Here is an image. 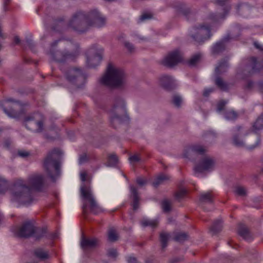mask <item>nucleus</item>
Returning <instances> with one entry per match:
<instances>
[{
    "instance_id": "nucleus-1",
    "label": "nucleus",
    "mask_w": 263,
    "mask_h": 263,
    "mask_svg": "<svg viewBox=\"0 0 263 263\" xmlns=\"http://www.w3.org/2000/svg\"><path fill=\"white\" fill-rule=\"evenodd\" d=\"M44 181V177L41 174L31 176L27 181L18 179L15 181L12 189L11 200L19 204H29L33 201L32 191L40 190Z\"/></svg>"
},
{
    "instance_id": "nucleus-2",
    "label": "nucleus",
    "mask_w": 263,
    "mask_h": 263,
    "mask_svg": "<svg viewBox=\"0 0 263 263\" xmlns=\"http://www.w3.org/2000/svg\"><path fill=\"white\" fill-rule=\"evenodd\" d=\"M105 23L104 17L95 10L87 15L82 12L76 13L70 21L69 25L74 30L79 32H83L90 27H102Z\"/></svg>"
},
{
    "instance_id": "nucleus-3",
    "label": "nucleus",
    "mask_w": 263,
    "mask_h": 263,
    "mask_svg": "<svg viewBox=\"0 0 263 263\" xmlns=\"http://www.w3.org/2000/svg\"><path fill=\"white\" fill-rule=\"evenodd\" d=\"M61 152L59 149H54L47 155L44 161V167L49 176L54 178L59 173V158Z\"/></svg>"
},
{
    "instance_id": "nucleus-4",
    "label": "nucleus",
    "mask_w": 263,
    "mask_h": 263,
    "mask_svg": "<svg viewBox=\"0 0 263 263\" xmlns=\"http://www.w3.org/2000/svg\"><path fill=\"white\" fill-rule=\"evenodd\" d=\"M211 26L207 23L196 25L191 29L190 36L197 43L203 42L211 36Z\"/></svg>"
},
{
    "instance_id": "nucleus-5",
    "label": "nucleus",
    "mask_w": 263,
    "mask_h": 263,
    "mask_svg": "<svg viewBox=\"0 0 263 263\" xmlns=\"http://www.w3.org/2000/svg\"><path fill=\"white\" fill-rule=\"evenodd\" d=\"M263 69V61H258L255 57L251 58L245 66H241L238 70V74L245 79L260 71Z\"/></svg>"
},
{
    "instance_id": "nucleus-6",
    "label": "nucleus",
    "mask_w": 263,
    "mask_h": 263,
    "mask_svg": "<svg viewBox=\"0 0 263 263\" xmlns=\"http://www.w3.org/2000/svg\"><path fill=\"white\" fill-rule=\"evenodd\" d=\"M81 195L84 200L90 204V208L92 212L98 214L102 211V208L96 201L91 189L85 185H82L80 189Z\"/></svg>"
},
{
    "instance_id": "nucleus-7",
    "label": "nucleus",
    "mask_w": 263,
    "mask_h": 263,
    "mask_svg": "<svg viewBox=\"0 0 263 263\" xmlns=\"http://www.w3.org/2000/svg\"><path fill=\"white\" fill-rule=\"evenodd\" d=\"M44 117L39 113L30 115L25 119L26 127L37 132H40L43 130L44 128Z\"/></svg>"
},
{
    "instance_id": "nucleus-8",
    "label": "nucleus",
    "mask_w": 263,
    "mask_h": 263,
    "mask_svg": "<svg viewBox=\"0 0 263 263\" xmlns=\"http://www.w3.org/2000/svg\"><path fill=\"white\" fill-rule=\"evenodd\" d=\"M102 48L93 47L89 49L86 54V66L89 68H93L98 66L102 60Z\"/></svg>"
},
{
    "instance_id": "nucleus-9",
    "label": "nucleus",
    "mask_w": 263,
    "mask_h": 263,
    "mask_svg": "<svg viewBox=\"0 0 263 263\" xmlns=\"http://www.w3.org/2000/svg\"><path fill=\"white\" fill-rule=\"evenodd\" d=\"M129 121L124 100L122 98L116 97V121L121 124H128Z\"/></svg>"
},
{
    "instance_id": "nucleus-10",
    "label": "nucleus",
    "mask_w": 263,
    "mask_h": 263,
    "mask_svg": "<svg viewBox=\"0 0 263 263\" xmlns=\"http://www.w3.org/2000/svg\"><path fill=\"white\" fill-rule=\"evenodd\" d=\"M215 164L216 160L214 158L210 156H205L201 159L198 164L195 166V173L212 171L214 170Z\"/></svg>"
},
{
    "instance_id": "nucleus-11",
    "label": "nucleus",
    "mask_w": 263,
    "mask_h": 263,
    "mask_svg": "<svg viewBox=\"0 0 263 263\" xmlns=\"http://www.w3.org/2000/svg\"><path fill=\"white\" fill-rule=\"evenodd\" d=\"M128 76L122 68H116V93L122 92L128 87Z\"/></svg>"
},
{
    "instance_id": "nucleus-12",
    "label": "nucleus",
    "mask_w": 263,
    "mask_h": 263,
    "mask_svg": "<svg viewBox=\"0 0 263 263\" xmlns=\"http://www.w3.org/2000/svg\"><path fill=\"white\" fill-rule=\"evenodd\" d=\"M3 111L10 118H17L18 117L17 110L21 108V104L17 101L12 99H7L4 101L2 104Z\"/></svg>"
},
{
    "instance_id": "nucleus-13",
    "label": "nucleus",
    "mask_w": 263,
    "mask_h": 263,
    "mask_svg": "<svg viewBox=\"0 0 263 263\" xmlns=\"http://www.w3.org/2000/svg\"><path fill=\"white\" fill-rule=\"evenodd\" d=\"M182 61V54L179 50H175L168 53L162 60L161 64L168 68H172Z\"/></svg>"
},
{
    "instance_id": "nucleus-14",
    "label": "nucleus",
    "mask_w": 263,
    "mask_h": 263,
    "mask_svg": "<svg viewBox=\"0 0 263 263\" xmlns=\"http://www.w3.org/2000/svg\"><path fill=\"white\" fill-rule=\"evenodd\" d=\"M100 82L109 88L115 86V68L112 64H109L106 71L100 79Z\"/></svg>"
},
{
    "instance_id": "nucleus-15",
    "label": "nucleus",
    "mask_w": 263,
    "mask_h": 263,
    "mask_svg": "<svg viewBox=\"0 0 263 263\" xmlns=\"http://www.w3.org/2000/svg\"><path fill=\"white\" fill-rule=\"evenodd\" d=\"M39 231V230L35 229L31 222L27 221L21 226L16 228L14 230V233L19 237H28L33 235Z\"/></svg>"
},
{
    "instance_id": "nucleus-16",
    "label": "nucleus",
    "mask_w": 263,
    "mask_h": 263,
    "mask_svg": "<svg viewBox=\"0 0 263 263\" xmlns=\"http://www.w3.org/2000/svg\"><path fill=\"white\" fill-rule=\"evenodd\" d=\"M207 151L206 148L200 145H193L186 148L184 152L185 158L192 159L196 154L202 155Z\"/></svg>"
},
{
    "instance_id": "nucleus-17",
    "label": "nucleus",
    "mask_w": 263,
    "mask_h": 263,
    "mask_svg": "<svg viewBox=\"0 0 263 263\" xmlns=\"http://www.w3.org/2000/svg\"><path fill=\"white\" fill-rule=\"evenodd\" d=\"M57 43V42H55L52 45L51 50L50 51V54L53 59H54V60H55L58 62H62L66 60H72L73 59V57L75 55H72L71 54H68L66 55V54H63L62 52H61V51H57L55 53H53L52 51V50H53L55 45Z\"/></svg>"
},
{
    "instance_id": "nucleus-18",
    "label": "nucleus",
    "mask_w": 263,
    "mask_h": 263,
    "mask_svg": "<svg viewBox=\"0 0 263 263\" xmlns=\"http://www.w3.org/2000/svg\"><path fill=\"white\" fill-rule=\"evenodd\" d=\"M99 242V240L97 238H86L82 237L81 241V246L83 249L86 250L98 246Z\"/></svg>"
},
{
    "instance_id": "nucleus-19",
    "label": "nucleus",
    "mask_w": 263,
    "mask_h": 263,
    "mask_svg": "<svg viewBox=\"0 0 263 263\" xmlns=\"http://www.w3.org/2000/svg\"><path fill=\"white\" fill-rule=\"evenodd\" d=\"M159 81L161 86L167 90H171L175 87V81L171 76H161Z\"/></svg>"
},
{
    "instance_id": "nucleus-20",
    "label": "nucleus",
    "mask_w": 263,
    "mask_h": 263,
    "mask_svg": "<svg viewBox=\"0 0 263 263\" xmlns=\"http://www.w3.org/2000/svg\"><path fill=\"white\" fill-rule=\"evenodd\" d=\"M67 79L70 82H73L75 79L77 81H82L85 78L81 71L78 68H73L70 69L67 75Z\"/></svg>"
},
{
    "instance_id": "nucleus-21",
    "label": "nucleus",
    "mask_w": 263,
    "mask_h": 263,
    "mask_svg": "<svg viewBox=\"0 0 263 263\" xmlns=\"http://www.w3.org/2000/svg\"><path fill=\"white\" fill-rule=\"evenodd\" d=\"M229 67L228 59H223L220 61L215 67V74L216 76H220L227 72Z\"/></svg>"
},
{
    "instance_id": "nucleus-22",
    "label": "nucleus",
    "mask_w": 263,
    "mask_h": 263,
    "mask_svg": "<svg viewBox=\"0 0 263 263\" xmlns=\"http://www.w3.org/2000/svg\"><path fill=\"white\" fill-rule=\"evenodd\" d=\"M230 10V6L229 5H227L223 8V14L218 15L215 14L214 13H211L209 14L208 19L212 23H218L221 20H223L225 18L226 15L228 13Z\"/></svg>"
},
{
    "instance_id": "nucleus-23",
    "label": "nucleus",
    "mask_w": 263,
    "mask_h": 263,
    "mask_svg": "<svg viewBox=\"0 0 263 263\" xmlns=\"http://www.w3.org/2000/svg\"><path fill=\"white\" fill-rule=\"evenodd\" d=\"M229 40V37H226L221 41L217 42L212 47V53L214 54H219L226 49V42Z\"/></svg>"
},
{
    "instance_id": "nucleus-24",
    "label": "nucleus",
    "mask_w": 263,
    "mask_h": 263,
    "mask_svg": "<svg viewBox=\"0 0 263 263\" xmlns=\"http://www.w3.org/2000/svg\"><path fill=\"white\" fill-rule=\"evenodd\" d=\"M130 189L133 198L132 206L134 211L137 210L139 206V199L137 189L134 186L130 185Z\"/></svg>"
},
{
    "instance_id": "nucleus-25",
    "label": "nucleus",
    "mask_w": 263,
    "mask_h": 263,
    "mask_svg": "<svg viewBox=\"0 0 263 263\" xmlns=\"http://www.w3.org/2000/svg\"><path fill=\"white\" fill-rule=\"evenodd\" d=\"M34 256L41 260H45L50 258L51 256L48 251L43 248H37L34 251Z\"/></svg>"
},
{
    "instance_id": "nucleus-26",
    "label": "nucleus",
    "mask_w": 263,
    "mask_h": 263,
    "mask_svg": "<svg viewBox=\"0 0 263 263\" xmlns=\"http://www.w3.org/2000/svg\"><path fill=\"white\" fill-rule=\"evenodd\" d=\"M251 10V7L246 3L239 4L237 8V11L239 14L244 17L248 16L250 14Z\"/></svg>"
},
{
    "instance_id": "nucleus-27",
    "label": "nucleus",
    "mask_w": 263,
    "mask_h": 263,
    "mask_svg": "<svg viewBox=\"0 0 263 263\" xmlns=\"http://www.w3.org/2000/svg\"><path fill=\"white\" fill-rule=\"evenodd\" d=\"M213 196L211 192L202 193L199 195V201L200 204L212 203Z\"/></svg>"
},
{
    "instance_id": "nucleus-28",
    "label": "nucleus",
    "mask_w": 263,
    "mask_h": 263,
    "mask_svg": "<svg viewBox=\"0 0 263 263\" xmlns=\"http://www.w3.org/2000/svg\"><path fill=\"white\" fill-rule=\"evenodd\" d=\"M115 241V228L113 227L108 229L106 234V242L108 246L113 245Z\"/></svg>"
},
{
    "instance_id": "nucleus-29",
    "label": "nucleus",
    "mask_w": 263,
    "mask_h": 263,
    "mask_svg": "<svg viewBox=\"0 0 263 263\" xmlns=\"http://www.w3.org/2000/svg\"><path fill=\"white\" fill-rule=\"evenodd\" d=\"M201 57V54L199 53L193 55L187 61V65L191 67L196 66L200 62Z\"/></svg>"
},
{
    "instance_id": "nucleus-30",
    "label": "nucleus",
    "mask_w": 263,
    "mask_h": 263,
    "mask_svg": "<svg viewBox=\"0 0 263 263\" xmlns=\"http://www.w3.org/2000/svg\"><path fill=\"white\" fill-rule=\"evenodd\" d=\"M238 233L240 236L247 240H249L251 238L250 232L245 226L240 225L238 229Z\"/></svg>"
},
{
    "instance_id": "nucleus-31",
    "label": "nucleus",
    "mask_w": 263,
    "mask_h": 263,
    "mask_svg": "<svg viewBox=\"0 0 263 263\" xmlns=\"http://www.w3.org/2000/svg\"><path fill=\"white\" fill-rule=\"evenodd\" d=\"M222 228V221L218 219L213 222L210 229V231L213 234H216L220 232Z\"/></svg>"
},
{
    "instance_id": "nucleus-32",
    "label": "nucleus",
    "mask_w": 263,
    "mask_h": 263,
    "mask_svg": "<svg viewBox=\"0 0 263 263\" xmlns=\"http://www.w3.org/2000/svg\"><path fill=\"white\" fill-rule=\"evenodd\" d=\"M224 118L228 121H235L238 117V114L234 110H225L223 113Z\"/></svg>"
},
{
    "instance_id": "nucleus-33",
    "label": "nucleus",
    "mask_w": 263,
    "mask_h": 263,
    "mask_svg": "<svg viewBox=\"0 0 263 263\" xmlns=\"http://www.w3.org/2000/svg\"><path fill=\"white\" fill-rule=\"evenodd\" d=\"M170 237V234L162 232L160 234V241L161 244V248L164 251L167 246V242Z\"/></svg>"
},
{
    "instance_id": "nucleus-34",
    "label": "nucleus",
    "mask_w": 263,
    "mask_h": 263,
    "mask_svg": "<svg viewBox=\"0 0 263 263\" xmlns=\"http://www.w3.org/2000/svg\"><path fill=\"white\" fill-rule=\"evenodd\" d=\"M263 128V114H261L256 120L253 125V129L254 132Z\"/></svg>"
},
{
    "instance_id": "nucleus-35",
    "label": "nucleus",
    "mask_w": 263,
    "mask_h": 263,
    "mask_svg": "<svg viewBox=\"0 0 263 263\" xmlns=\"http://www.w3.org/2000/svg\"><path fill=\"white\" fill-rule=\"evenodd\" d=\"M169 179L167 176L165 175H160L158 176L153 182V185L155 187H157L160 184H162L165 181Z\"/></svg>"
},
{
    "instance_id": "nucleus-36",
    "label": "nucleus",
    "mask_w": 263,
    "mask_h": 263,
    "mask_svg": "<svg viewBox=\"0 0 263 263\" xmlns=\"http://www.w3.org/2000/svg\"><path fill=\"white\" fill-rule=\"evenodd\" d=\"M141 223V225L144 227L149 226L154 228L157 226L158 222L157 220L144 219Z\"/></svg>"
},
{
    "instance_id": "nucleus-37",
    "label": "nucleus",
    "mask_w": 263,
    "mask_h": 263,
    "mask_svg": "<svg viewBox=\"0 0 263 263\" xmlns=\"http://www.w3.org/2000/svg\"><path fill=\"white\" fill-rule=\"evenodd\" d=\"M187 238L188 235L186 233L179 232L175 234L174 239L177 242H181L186 240Z\"/></svg>"
},
{
    "instance_id": "nucleus-38",
    "label": "nucleus",
    "mask_w": 263,
    "mask_h": 263,
    "mask_svg": "<svg viewBox=\"0 0 263 263\" xmlns=\"http://www.w3.org/2000/svg\"><path fill=\"white\" fill-rule=\"evenodd\" d=\"M215 84L221 90H226L228 88L227 84L219 77V76H216Z\"/></svg>"
},
{
    "instance_id": "nucleus-39",
    "label": "nucleus",
    "mask_w": 263,
    "mask_h": 263,
    "mask_svg": "<svg viewBox=\"0 0 263 263\" xmlns=\"http://www.w3.org/2000/svg\"><path fill=\"white\" fill-rule=\"evenodd\" d=\"M106 255L108 257L115 258V249L114 244L109 245V246L106 243Z\"/></svg>"
},
{
    "instance_id": "nucleus-40",
    "label": "nucleus",
    "mask_w": 263,
    "mask_h": 263,
    "mask_svg": "<svg viewBox=\"0 0 263 263\" xmlns=\"http://www.w3.org/2000/svg\"><path fill=\"white\" fill-rule=\"evenodd\" d=\"M131 36L134 38V39L139 42H146L148 41L147 37L142 35L137 32H133L131 34Z\"/></svg>"
},
{
    "instance_id": "nucleus-41",
    "label": "nucleus",
    "mask_w": 263,
    "mask_h": 263,
    "mask_svg": "<svg viewBox=\"0 0 263 263\" xmlns=\"http://www.w3.org/2000/svg\"><path fill=\"white\" fill-rule=\"evenodd\" d=\"M172 202L171 201L165 199L162 202V208L165 213H168L171 210Z\"/></svg>"
},
{
    "instance_id": "nucleus-42",
    "label": "nucleus",
    "mask_w": 263,
    "mask_h": 263,
    "mask_svg": "<svg viewBox=\"0 0 263 263\" xmlns=\"http://www.w3.org/2000/svg\"><path fill=\"white\" fill-rule=\"evenodd\" d=\"M172 103L176 107H180L182 102V99L181 96L178 95H174L172 98Z\"/></svg>"
},
{
    "instance_id": "nucleus-43",
    "label": "nucleus",
    "mask_w": 263,
    "mask_h": 263,
    "mask_svg": "<svg viewBox=\"0 0 263 263\" xmlns=\"http://www.w3.org/2000/svg\"><path fill=\"white\" fill-rule=\"evenodd\" d=\"M233 143L237 147H243L245 146V143L240 140L239 136L234 135L233 137Z\"/></svg>"
},
{
    "instance_id": "nucleus-44",
    "label": "nucleus",
    "mask_w": 263,
    "mask_h": 263,
    "mask_svg": "<svg viewBox=\"0 0 263 263\" xmlns=\"http://www.w3.org/2000/svg\"><path fill=\"white\" fill-rule=\"evenodd\" d=\"M234 192L236 195L240 196H245L247 195V190L243 186H236Z\"/></svg>"
},
{
    "instance_id": "nucleus-45",
    "label": "nucleus",
    "mask_w": 263,
    "mask_h": 263,
    "mask_svg": "<svg viewBox=\"0 0 263 263\" xmlns=\"http://www.w3.org/2000/svg\"><path fill=\"white\" fill-rule=\"evenodd\" d=\"M186 191L184 189H181L177 192L175 195V198L178 201L182 200L185 196Z\"/></svg>"
},
{
    "instance_id": "nucleus-46",
    "label": "nucleus",
    "mask_w": 263,
    "mask_h": 263,
    "mask_svg": "<svg viewBox=\"0 0 263 263\" xmlns=\"http://www.w3.org/2000/svg\"><path fill=\"white\" fill-rule=\"evenodd\" d=\"M124 45L130 53H134L135 51V47L132 43L128 41H125Z\"/></svg>"
},
{
    "instance_id": "nucleus-47",
    "label": "nucleus",
    "mask_w": 263,
    "mask_h": 263,
    "mask_svg": "<svg viewBox=\"0 0 263 263\" xmlns=\"http://www.w3.org/2000/svg\"><path fill=\"white\" fill-rule=\"evenodd\" d=\"M227 103L228 102L225 100L220 101L217 104V111L220 112L221 111L224 110L225 106L227 104Z\"/></svg>"
},
{
    "instance_id": "nucleus-48",
    "label": "nucleus",
    "mask_w": 263,
    "mask_h": 263,
    "mask_svg": "<svg viewBox=\"0 0 263 263\" xmlns=\"http://www.w3.org/2000/svg\"><path fill=\"white\" fill-rule=\"evenodd\" d=\"M6 185V180L3 177L0 176V193L4 192Z\"/></svg>"
},
{
    "instance_id": "nucleus-49",
    "label": "nucleus",
    "mask_w": 263,
    "mask_h": 263,
    "mask_svg": "<svg viewBox=\"0 0 263 263\" xmlns=\"http://www.w3.org/2000/svg\"><path fill=\"white\" fill-rule=\"evenodd\" d=\"M153 17V15L151 13H143L140 16V20L141 21H144L147 20H149L152 18Z\"/></svg>"
},
{
    "instance_id": "nucleus-50",
    "label": "nucleus",
    "mask_w": 263,
    "mask_h": 263,
    "mask_svg": "<svg viewBox=\"0 0 263 263\" xmlns=\"http://www.w3.org/2000/svg\"><path fill=\"white\" fill-rule=\"evenodd\" d=\"M129 159L133 163H137L141 160L140 157L138 155H133L129 157Z\"/></svg>"
},
{
    "instance_id": "nucleus-51",
    "label": "nucleus",
    "mask_w": 263,
    "mask_h": 263,
    "mask_svg": "<svg viewBox=\"0 0 263 263\" xmlns=\"http://www.w3.org/2000/svg\"><path fill=\"white\" fill-rule=\"evenodd\" d=\"M136 181H137V183L139 185H141V186H142V185L145 184V183L146 182V180H145L142 178H140V177L137 178Z\"/></svg>"
},
{
    "instance_id": "nucleus-52",
    "label": "nucleus",
    "mask_w": 263,
    "mask_h": 263,
    "mask_svg": "<svg viewBox=\"0 0 263 263\" xmlns=\"http://www.w3.org/2000/svg\"><path fill=\"white\" fill-rule=\"evenodd\" d=\"M127 261L130 263H139L137 260L136 258L133 256L128 257Z\"/></svg>"
},
{
    "instance_id": "nucleus-53",
    "label": "nucleus",
    "mask_w": 263,
    "mask_h": 263,
    "mask_svg": "<svg viewBox=\"0 0 263 263\" xmlns=\"http://www.w3.org/2000/svg\"><path fill=\"white\" fill-rule=\"evenodd\" d=\"M183 13L184 15H185L186 16L188 15H190L191 16H194V14L191 11V10L189 9H186L184 10L183 11Z\"/></svg>"
},
{
    "instance_id": "nucleus-54",
    "label": "nucleus",
    "mask_w": 263,
    "mask_h": 263,
    "mask_svg": "<svg viewBox=\"0 0 263 263\" xmlns=\"http://www.w3.org/2000/svg\"><path fill=\"white\" fill-rule=\"evenodd\" d=\"M183 259L181 257H175L172 259L168 263H178L181 261Z\"/></svg>"
},
{
    "instance_id": "nucleus-55",
    "label": "nucleus",
    "mask_w": 263,
    "mask_h": 263,
    "mask_svg": "<svg viewBox=\"0 0 263 263\" xmlns=\"http://www.w3.org/2000/svg\"><path fill=\"white\" fill-rule=\"evenodd\" d=\"M260 142V139L259 138H258L255 142V144H253L252 145H248V147L250 149L254 148L256 147H257L258 145H259Z\"/></svg>"
},
{
    "instance_id": "nucleus-56",
    "label": "nucleus",
    "mask_w": 263,
    "mask_h": 263,
    "mask_svg": "<svg viewBox=\"0 0 263 263\" xmlns=\"http://www.w3.org/2000/svg\"><path fill=\"white\" fill-rule=\"evenodd\" d=\"M18 154L20 156L22 157H27L29 155V153L26 151H20Z\"/></svg>"
},
{
    "instance_id": "nucleus-57",
    "label": "nucleus",
    "mask_w": 263,
    "mask_h": 263,
    "mask_svg": "<svg viewBox=\"0 0 263 263\" xmlns=\"http://www.w3.org/2000/svg\"><path fill=\"white\" fill-rule=\"evenodd\" d=\"M213 91V89H212V88H209V89H207L205 90L203 92L204 96L208 97L209 95V94L211 92H212Z\"/></svg>"
},
{
    "instance_id": "nucleus-58",
    "label": "nucleus",
    "mask_w": 263,
    "mask_h": 263,
    "mask_svg": "<svg viewBox=\"0 0 263 263\" xmlns=\"http://www.w3.org/2000/svg\"><path fill=\"white\" fill-rule=\"evenodd\" d=\"M87 174L86 172H83L80 174V178L82 181H85L86 180Z\"/></svg>"
},
{
    "instance_id": "nucleus-59",
    "label": "nucleus",
    "mask_w": 263,
    "mask_h": 263,
    "mask_svg": "<svg viewBox=\"0 0 263 263\" xmlns=\"http://www.w3.org/2000/svg\"><path fill=\"white\" fill-rule=\"evenodd\" d=\"M253 82L249 81L247 82L246 87L248 89H251L253 87Z\"/></svg>"
},
{
    "instance_id": "nucleus-60",
    "label": "nucleus",
    "mask_w": 263,
    "mask_h": 263,
    "mask_svg": "<svg viewBox=\"0 0 263 263\" xmlns=\"http://www.w3.org/2000/svg\"><path fill=\"white\" fill-rule=\"evenodd\" d=\"M254 45L256 48L259 49L260 50H263V48L258 43L255 42L254 43Z\"/></svg>"
},
{
    "instance_id": "nucleus-61",
    "label": "nucleus",
    "mask_w": 263,
    "mask_h": 263,
    "mask_svg": "<svg viewBox=\"0 0 263 263\" xmlns=\"http://www.w3.org/2000/svg\"><path fill=\"white\" fill-rule=\"evenodd\" d=\"M86 160V155H83L80 158L79 162L80 163L84 162Z\"/></svg>"
},
{
    "instance_id": "nucleus-62",
    "label": "nucleus",
    "mask_w": 263,
    "mask_h": 263,
    "mask_svg": "<svg viewBox=\"0 0 263 263\" xmlns=\"http://www.w3.org/2000/svg\"><path fill=\"white\" fill-rule=\"evenodd\" d=\"M13 41L15 44H18L20 42V40L18 36H15L13 39Z\"/></svg>"
},
{
    "instance_id": "nucleus-63",
    "label": "nucleus",
    "mask_w": 263,
    "mask_h": 263,
    "mask_svg": "<svg viewBox=\"0 0 263 263\" xmlns=\"http://www.w3.org/2000/svg\"><path fill=\"white\" fill-rule=\"evenodd\" d=\"M227 0H217L218 4L220 5L223 6Z\"/></svg>"
},
{
    "instance_id": "nucleus-64",
    "label": "nucleus",
    "mask_w": 263,
    "mask_h": 263,
    "mask_svg": "<svg viewBox=\"0 0 263 263\" xmlns=\"http://www.w3.org/2000/svg\"><path fill=\"white\" fill-rule=\"evenodd\" d=\"M242 128V127L241 126H236L234 129H233V132H238Z\"/></svg>"
}]
</instances>
